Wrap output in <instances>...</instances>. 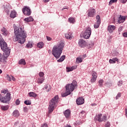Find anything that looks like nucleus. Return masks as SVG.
Instances as JSON below:
<instances>
[{
	"label": "nucleus",
	"mask_w": 127,
	"mask_h": 127,
	"mask_svg": "<svg viewBox=\"0 0 127 127\" xmlns=\"http://www.w3.org/2000/svg\"><path fill=\"white\" fill-rule=\"evenodd\" d=\"M123 36H124V37H127V32H124V33H123Z\"/></svg>",
	"instance_id": "8fccbe9b"
},
{
	"label": "nucleus",
	"mask_w": 127,
	"mask_h": 127,
	"mask_svg": "<svg viewBox=\"0 0 127 127\" xmlns=\"http://www.w3.org/2000/svg\"><path fill=\"white\" fill-rule=\"evenodd\" d=\"M28 94L29 97H32L33 98H36L37 97V94L33 92H29Z\"/></svg>",
	"instance_id": "b1692460"
},
{
	"label": "nucleus",
	"mask_w": 127,
	"mask_h": 127,
	"mask_svg": "<svg viewBox=\"0 0 127 127\" xmlns=\"http://www.w3.org/2000/svg\"><path fill=\"white\" fill-rule=\"evenodd\" d=\"M33 127H34V126H33Z\"/></svg>",
	"instance_id": "680f3d73"
},
{
	"label": "nucleus",
	"mask_w": 127,
	"mask_h": 127,
	"mask_svg": "<svg viewBox=\"0 0 127 127\" xmlns=\"http://www.w3.org/2000/svg\"><path fill=\"white\" fill-rule=\"evenodd\" d=\"M89 46H90V47H93L94 46V43H93V42L90 43Z\"/></svg>",
	"instance_id": "de8ad7c7"
},
{
	"label": "nucleus",
	"mask_w": 127,
	"mask_h": 127,
	"mask_svg": "<svg viewBox=\"0 0 127 127\" xmlns=\"http://www.w3.org/2000/svg\"><path fill=\"white\" fill-rule=\"evenodd\" d=\"M119 83L121 85H123V81L122 80L119 81Z\"/></svg>",
	"instance_id": "4d7b16f0"
},
{
	"label": "nucleus",
	"mask_w": 127,
	"mask_h": 127,
	"mask_svg": "<svg viewBox=\"0 0 127 127\" xmlns=\"http://www.w3.org/2000/svg\"><path fill=\"white\" fill-rule=\"evenodd\" d=\"M48 126L47 125V124H44L41 127H48Z\"/></svg>",
	"instance_id": "3c124183"
},
{
	"label": "nucleus",
	"mask_w": 127,
	"mask_h": 127,
	"mask_svg": "<svg viewBox=\"0 0 127 127\" xmlns=\"http://www.w3.org/2000/svg\"><path fill=\"white\" fill-rule=\"evenodd\" d=\"M96 120H97L99 123H102V122H106V121H107V116H103V115L99 114L96 117Z\"/></svg>",
	"instance_id": "6e6552de"
},
{
	"label": "nucleus",
	"mask_w": 127,
	"mask_h": 127,
	"mask_svg": "<svg viewBox=\"0 0 127 127\" xmlns=\"http://www.w3.org/2000/svg\"><path fill=\"white\" fill-rule=\"evenodd\" d=\"M44 46V44L43 43V42H39L37 44V47H38V48H42V47Z\"/></svg>",
	"instance_id": "c756f323"
},
{
	"label": "nucleus",
	"mask_w": 127,
	"mask_h": 127,
	"mask_svg": "<svg viewBox=\"0 0 127 127\" xmlns=\"http://www.w3.org/2000/svg\"><path fill=\"white\" fill-rule=\"evenodd\" d=\"M50 0H44V2H48Z\"/></svg>",
	"instance_id": "13d9d810"
},
{
	"label": "nucleus",
	"mask_w": 127,
	"mask_h": 127,
	"mask_svg": "<svg viewBox=\"0 0 127 127\" xmlns=\"http://www.w3.org/2000/svg\"><path fill=\"white\" fill-rule=\"evenodd\" d=\"M71 94V92L66 91V92L62 94V97H67V96H68V95H70Z\"/></svg>",
	"instance_id": "2f4dec72"
},
{
	"label": "nucleus",
	"mask_w": 127,
	"mask_h": 127,
	"mask_svg": "<svg viewBox=\"0 0 127 127\" xmlns=\"http://www.w3.org/2000/svg\"><path fill=\"white\" fill-rule=\"evenodd\" d=\"M13 116L15 117V118H17L19 117V112H18V111L17 110H15L13 112Z\"/></svg>",
	"instance_id": "a878e982"
},
{
	"label": "nucleus",
	"mask_w": 127,
	"mask_h": 127,
	"mask_svg": "<svg viewBox=\"0 0 127 127\" xmlns=\"http://www.w3.org/2000/svg\"><path fill=\"white\" fill-rule=\"evenodd\" d=\"M116 61H117V62H119V59H118L117 58L110 59L109 60V63H110V64H115V63H116Z\"/></svg>",
	"instance_id": "412c9836"
},
{
	"label": "nucleus",
	"mask_w": 127,
	"mask_h": 127,
	"mask_svg": "<svg viewBox=\"0 0 127 127\" xmlns=\"http://www.w3.org/2000/svg\"><path fill=\"white\" fill-rule=\"evenodd\" d=\"M64 114L66 119H69L70 116H71V111H70V110L67 109L64 112Z\"/></svg>",
	"instance_id": "f3484780"
},
{
	"label": "nucleus",
	"mask_w": 127,
	"mask_h": 127,
	"mask_svg": "<svg viewBox=\"0 0 127 127\" xmlns=\"http://www.w3.org/2000/svg\"><path fill=\"white\" fill-rule=\"evenodd\" d=\"M91 75L92 77L90 80V82L91 83H95V82H96V80H97V78H98L97 72L95 71H92L91 72Z\"/></svg>",
	"instance_id": "9b49d317"
},
{
	"label": "nucleus",
	"mask_w": 127,
	"mask_h": 127,
	"mask_svg": "<svg viewBox=\"0 0 127 127\" xmlns=\"http://www.w3.org/2000/svg\"><path fill=\"white\" fill-rule=\"evenodd\" d=\"M23 110L25 113H27V112H28V108L27 107H24Z\"/></svg>",
	"instance_id": "a18cd8bd"
},
{
	"label": "nucleus",
	"mask_w": 127,
	"mask_h": 127,
	"mask_svg": "<svg viewBox=\"0 0 127 127\" xmlns=\"http://www.w3.org/2000/svg\"><path fill=\"white\" fill-rule=\"evenodd\" d=\"M46 90H47V92H49V91L51 90V87H50V85L47 86L46 87H45Z\"/></svg>",
	"instance_id": "ea45409f"
},
{
	"label": "nucleus",
	"mask_w": 127,
	"mask_h": 127,
	"mask_svg": "<svg viewBox=\"0 0 127 127\" xmlns=\"http://www.w3.org/2000/svg\"><path fill=\"white\" fill-rule=\"evenodd\" d=\"M69 7H64V8H63V9H62V10H64V9H68Z\"/></svg>",
	"instance_id": "6e6d98bb"
},
{
	"label": "nucleus",
	"mask_w": 127,
	"mask_h": 127,
	"mask_svg": "<svg viewBox=\"0 0 127 127\" xmlns=\"http://www.w3.org/2000/svg\"><path fill=\"white\" fill-rule=\"evenodd\" d=\"M1 109L2 111H7L8 110V106H1Z\"/></svg>",
	"instance_id": "c85d7f7f"
},
{
	"label": "nucleus",
	"mask_w": 127,
	"mask_h": 127,
	"mask_svg": "<svg viewBox=\"0 0 127 127\" xmlns=\"http://www.w3.org/2000/svg\"><path fill=\"white\" fill-rule=\"evenodd\" d=\"M15 104H16V105H17V106H18V105H19V104H20V101H19V99H17L15 101Z\"/></svg>",
	"instance_id": "79ce46f5"
},
{
	"label": "nucleus",
	"mask_w": 127,
	"mask_h": 127,
	"mask_svg": "<svg viewBox=\"0 0 127 127\" xmlns=\"http://www.w3.org/2000/svg\"><path fill=\"white\" fill-rule=\"evenodd\" d=\"M118 31L120 32L123 31V27L121 26V27H119L118 29Z\"/></svg>",
	"instance_id": "09e8293b"
},
{
	"label": "nucleus",
	"mask_w": 127,
	"mask_h": 127,
	"mask_svg": "<svg viewBox=\"0 0 127 127\" xmlns=\"http://www.w3.org/2000/svg\"><path fill=\"white\" fill-rule=\"evenodd\" d=\"M39 76L40 78L44 77V72L41 71L39 73Z\"/></svg>",
	"instance_id": "4c0bfd02"
},
{
	"label": "nucleus",
	"mask_w": 127,
	"mask_h": 127,
	"mask_svg": "<svg viewBox=\"0 0 127 127\" xmlns=\"http://www.w3.org/2000/svg\"><path fill=\"white\" fill-rule=\"evenodd\" d=\"M75 88H77V81H76V80H73L71 84H67L65 86L66 91H67L70 93L73 92L75 89Z\"/></svg>",
	"instance_id": "423d86ee"
},
{
	"label": "nucleus",
	"mask_w": 127,
	"mask_h": 127,
	"mask_svg": "<svg viewBox=\"0 0 127 127\" xmlns=\"http://www.w3.org/2000/svg\"><path fill=\"white\" fill-rule=\"evenodd\" d=\"M59 102V97L58 95L55 96L52 100L50 101L48 110L49 113L50 114L54 111V109L56 107H57V105L58 104V102Z\"/></svg>",
	"instance_id": "20e7f679"
},
{
	"label": "nucleus",
	"mask_w": 127,
	"mask_h": 127,
	"mask_svg": "<svg viewBox=\"0 0 127 127\" xmlns=\"http://www.w3.org/2000/svg\"><path fill=\"white\" fill-rule=\"evenodd\" d=\"M1 93L6 94L4 97H1V95L0 94V101L1 103H3V104H9V101L11 100V97H10L11 94L8 90L3 89L1 91Z\"/></svg>",
	"instance_id": "39448f33"
},
{
	"label": "nucleus",
	"mask_w": 127,
	"mask_h": 127,
	"mask_svg": "<svg viewBox=\"0 0 127 127\" xmlns=\"http://www.w3.org/2000/svg\"><path fill=\"white\" fill-rule=\"evenodd\" d=\"M122 84H121L120 83H119V82L118 83V86H119V87H121V86H122Z\"/></svg>",
	"instance_id": "bf43d9fd"
},
{
	"label": "nucleus",
	"mask_w": 127,
	"mask_h": 127,
	"mask_svg": "<svg viewBox=\"0 0 127 127\" xmlns=\"http://www.w3.org/2000/svg\"><path fill=\"white\" fill-rule=\"evenodd\" d=\"M126 20V18H125V16H123L121 15L118 20L119 23H123V22H124Z\"/></svg>",
	"instance_id": "a211bd4d"
},
{
	"label": "nucleus",
	"mask_w": 127,
	"mask_h": 127,
	"mask_svg": "<svg viewBox=\"0 0 127 127\" xmlns=\"http://www.w3.org/2000/svg\"><path fill=\"white\" fill-rule=\"evenodd\" d=\"M16 12L14 10H12L10 12V17L11 18H14L16 17Z\"/></svg>",
	"instance_id": "6ab92c4d"
},
{
	"label": "nucleus",
	"mask_w": 127,
	"mask_h": 127,
	"mask_svg": "<svg viewBox=\"0 0 127 127\" xmlns=\"http://www.w3.org/2000/svg\"><path fill=\"white\" fill-rule=\"evenodd\" d=\"M24 104L25 105H27V106H28L29 105H31V101H29V100H25L24 101Z\"/></svg>",
	"instance_id": "c9c22d12"
},
{
	"label": "nucleus",
	"mask_w": 127,
	"mask_h": 127,
	"mask_svg": "<svg viewBox=\"0 0 127 127\" xmlns=\"http://www.w3.org/2000/svg\"><path fill=\"white\" fill-rule=\"evenodd\" d=\"M96 22L94 25V28H99L100 25L101 24V17L100 15H97L96 17Z\"/></svg>",
	"instance_id": "9d476101"
},
{
	"label": "nucleus",
	"mask_w": 127,
	"mask_h": 127,
	"mask_svg": "<svg viewBox=\"0 0 127 127\" xmlns=\"http://www.w3.org/2000/svg\"><path fill=\"white\" fill-rule=\"evenodd\" d=\"M85 103V100L82 97H79L77 99H76V104L77 105H83Z\"/></svg>",
	"instance_id": "2eb2a0df"
},
{
	"label": "nucleus",
	"mask_w": 127,
	"mask_h": 127,
	"mask_svg": "<svg viewBox=\"0 0 127 127\" xmlns=\"http://www.w3.org/2000/svg\"><path fill=\"white\" fill-rule=\"evenodd\" d=\"M96 14V10L95 9H90L88 10V16L90 17H94Z\"/></svg>",
	"instance_id": "ddd939ff"
},
{
	"label": "nucleus",
	"mask_w": 127,
	"mask_h": 127,
	"mask_svg": "<svg viewBox=\"0 0 127 127\" xmlns=\"http://www.w3.org/2000/svg\"><path fill=\"white\" fill-rule=\"evenodd\" d=\"M111 126V123L110 122H107L105 124V127H110Z\"/></svg>",
	"instance_id": "a19ab883"
},
{
	"label": "nucleus",
	"mask_w": 127,
	"mask_h": 127,
	"mask_svg": "<svg viewBox=\"0 0 127 127\" xmlns=\"http://www.w3.org/2000/svg\"><path fill=\"white\" fill-rule=\"evenodd\" d=\"M0 46L1 50L4 52L3 56L0 53V62L3 65H4L6 64L7 57L9 56V54L10 53V50L7 47V44L5 43L1 35H0Z\"/></svg>",
	"instance_id": "f257e3e1"
},
{
	"label": "nucleus",
	"mask_w": 127,
	"mask_h": 127,
	"mask_svg": "<svg viewBox=\"0 0 127 127\" xmlns=\"http://www.w3.org/2000/svg\"><path fill=\"white\" fill-rule=\"evenodd\" d=\"M64 45V43H61L59 45L54 46L53 48L52 51V54L57 59L60 58V56H61L63 51Z\"/></svg>",
	"instance_id": "7ed1b4c3"
},
{
	"label": "nucleus",
	"mask_w": 127,
	"mask_h": 127,
	"mask_svg": "<svg viewBox=\"0 0 127 127\" xmlns=\"http://www.w3.org/2000/svg\"><path fill=\"white\" fill-rule=\"evenodd\" d=\"M22 12L25 15L29 16L30 14H31V10H30V8L28 6L24 7V8L22 9Z\"/></svg>",
	"instance_id": "1a4fd4ad"
},
{
	"label": "nucleus",
	"mask_w": 127,
	"mask_h": 127,
	"mask_svg": "<svg viewBox=\"0 0 127 127\" xmlns=\"http://www.w3.org/2000/svg\"><path fill=\"white\" fill-rule=\"evenodd\" d=\"M27 48H31L32 47V43L29 42L26 45Z\"/></svg>",
	"instance_id": "f704fd0d"
},
{
	"label": "nucleus",
	"mask_w": 127,
	"mask_h": 127,
	"mask_svg": "<svg viewBox=\"0 0 127 127\" xmlns=\"http://www.w3.org/2000/svg\"><path fill=\"white\" fill-rule=\"evenodd\" d=\"M44 80H45V77L39 78L37 80L38 84H42L44 82Z\"/></svg>",
	"instance_id": "4be33fe9"
},
{
	"label": "nucleus",
	"mask_w": 127,
	"mask_h": 127,
	"mask_svg": "<svg viewBox=\"0 0 127 127\" xmlns=\"http://www.w3.org/2000/svg\"><path fill=\"white\" fill-rule=\"evenodd\" d=\"M19 64H22L23 65H25V64H26V63L25 62V60L24 59H21L19 61Z\"/></svg>",
	"instance_id": "473e14b6"
},
{
	"label": "nucleus",
	"mask_w": 127,
	"mask_h": 127,
	"mask_svg": "<svg viewBox=\"0 0 127 127\" xmlns=\"http://www.w3.org/2000/svg\"><path fill=\"white\" fill-rule=\"evenodd\" d=\"M78 45L79 47L84 48L87 46V42H86L84 40L80 39L78 41Z\"/></svg>",
	"instance_id": "4468645a"
},
{
	"label": "nucleus",
	"mask_w": 127,
	"mask_h": 127,
	"mask_svg": "<svg viewBox=\"0 0 127 127\" xmlns=\"http://www.w3.org/2000/svg\"><path fill=\"white\" fill-rule=\"evenodd\" d=\"M47 39L48 40V41H50L52 39L50 37L47 36Z\"/></svg>",
	"instance_id": "5fc2aeb1"
},
{
	"label": "nucleus",
	"mask_w": 127,
	"mask_h": 127,
	"mask_svg": "<svg viewBox=\"0 0 127 127\" xmlns=\"http://www.w3.org/2000/svg\"><path fill=\"white\" fill-rule=\"evenodd\" d=\"M119 98H121V93H119L117 94V96L116 97V100H118V99H119Z\"/></svg>",
	"instance_id": "c03bdc74"
},
{
	"label": "nucleus",
	"mask_w": 127,
	"mask_h": 127,
	"mask_svg": "<svg viewBox=\"0 0 127 127\" xmlns=\"http://www.w3.org/2000/svg\"><path fill=\"white\" fill-rule=\"evenodd\" d=\"M12 79V81H15V78L13 77L12 75H11V79Z\"/></svg>",
	"instance_id": "864d4df0"
},
{
	"label": "nucleus",
	"mask_w": 127,
	"mask_h": 127,
	"mask_svg": "<svg viewBox=\"0 0 127 127\" xmlns=\"http://www.w3.org/2000/svg\"><path fill=\"white\" fill-rule=\"evenodd\" d=\"M85 116H86V113H85V111H82L79 114V117H80V118H85Z\"/></svg>",
	"instance_id": "7c9ffc66"
},
{
	"label": "nucleus",
	"mask_w": 127,
	"mask_h": 127,
	"mask_svg": "<svg viewBox=\"0 0 127 127\" xmlns=\"http://www.w3.org/2000/svg\"><path fill=\"white\" fill-rule=\"evenodd\" d=\"M64 127H72V126H71V125H70V124H67V125L64 126Z\"/></svg>",
	"instance_id": "603ef678"
},
{
	"label": "nucleus",
	"mask_w": 127,
	"mask_h": 127,
	"mask_svg": "<svg viewBox=\"0 0 127 127\" xmlns=\"http://www.w3.org/2000/svg\"><path fill=\"white\" fill-rule=\"evenodd\" d=\"M127 1V0H121V2H122V3H126Z\"/></svg>",
	"instance_id": "49530a36"
},
{
	"label": "nucleus",
	"mask_w": 127,
	"mask_h": 127,
	"mask_svg": "<svg viewBox=\"0 0 127 127\" xmlns=\"http://www.w3.org/2000/svg\"><path fill=\"white\" fill-rule=\"evenodd\" d=\"M65 37L66 39H73L74 36H73V33L71 31L69 30L66 34H65Z\"/></svg>",
	"instance_id": "f8f14e48"
},
{
	"label": "nucleus",
	"mask_w": 127,
	"mask_h": 127,
	"mask_svg": "<svg viewBox=\"0 0 127 127\" xmlns=\"http://www.w3.org/2000/svg\"><path fill=\"white\" fill-rule=\"evenodd\" d=\"M103 83H104V80L103 79H100L98 81L99 87H103Z\"/></svg>",
	"instance_id": "72a5a7b5"
},
{
	"label": "nucleus",
	"mask_w": 127,
	"mask_h": 127,
	"mask_svg": "<svg viewBox=\"0 0 127 127\" xmlns=\"http://www.w3.org/2000/svg\"><path fill=\"white\" fill-rule=\"evenodd\" d=\"M24 21H27V22H30V21H33V18H32L31 16H30L25 18Z\"/></svg>",
	"instance_id": "393cba45"
},
{
	"label": "nucleus",
	"mask_w": 127,
	"mask_h": 127,
	"mask_svg": "<svg viewBox=\"0 0 127 127\" xmlns=\"http://www.w3.org/2000/svg\"><path fill=\"white\" fill-rule=\"evenodd\" d=\"M2 73V70L1 69H0V74H1Z\"/></svg>",
	"instance_id": "052dcab7"
},
{
	"label": "nucleus",
	"mask_w": 127,
	"mask_h": 127,
	"mask_svg": "<svg viewBox=\"0 0 127 127\" xmlns=\"http://www.w3.org/2000/svg\"><path fill=\"white\" fill-rule=\"evenodd\" d=\"M82 58L78 57L76 58V62L77 63H81L82 62Z\"/></svg>",
	"instance_id": "e433bc0d"
},
{
	"label": "nucleus",
	"mask_w": 127,
	"mask_h": 127,
	"mask_svg": "<svg viewBox=\"0 0 127 127\" xmlns=\"http://www.w3.org/2000/svg\"><path fill=\"white\" fill-rule=\"evenodd\" d=\"M6 78L8 81H11V75L9 76V75H7Z\"/></svg>",
	"instance_id": "37998d69"
},
{
	"label": "nucleus",
	"mask_w": 127,
	"mask_h": 127,
	"mask_svg": "<svg viewBox=\"0 0 127 127\" xmlns=\"http://www.w3.org/2000/svg\"><path fill=\"white\" fill-rule=\"evenodd\" d=\"M118 1V0H111L109 1V5H112L114 2H117Z\"/></svg>",
	"instance_id": "58836bf2"
},
{
	"label": "nucleus",
	"mask_w": 127,
	"mask_h": 127,
	"mask_svg": "<svg viewBox=\"0 0 127 127\" xmlns=\"http://www.w3.org/2000/svg\"><path fill=\"white\" fill-rule=\"evenodd\" d=\"M68 20L70 23H75V18H73V17H69Z\"/></svg>",
	"instance_id": "cd10ccee"
},
{
	"label": "nucleus",
	"mask_w": 127,
	"mask_h": 127,
	"mask_svg": "<svg viewBox=\"0 0 127 127\" xmlns=\"http://www.w3.org/2000/svg\"><path fill=\"white\" fill-rule=\"evenodd\" d=\"M14 33L16 37V40L19 43L23 44L25 42L27 37L26 32L24 31L23 29L20 26H15L14 28Z\"/></svg>",
	"instance_id": "f03ea898"
},
{
	"label": "nucleus",
	"mask_w": 127,
	"mask_h": 127,
	"mask_svg": "<svg viewBox=\"0 0 127 127\" xmlns=\"http://www.w3.org/2000/svg\"><path fill=\"white\" fill-rule=\"evenodd\" d=\"M65 58H66V56L65 55L62 56L60 59L58 60V62H63L65 60Z\"/></svg>",
	"instance_id": "bb28decb"
},
{
	"label": "nucleus",
	"mask_w": 127,
	"mask_h": 127,
	"mask_svg": "<svg viewBox=\"0 0 127 127\" xmlns=\"http://www.w3.org/2000/svg\"><path fill=\"white\" fill-rule=\"evenodd\" d=\"M77 68V66H72L71 67H66V71L71 72V71H73V70H75V69Z\"/></svg>",
	"instance_id": "5701e85b"
},
{
	"label": "nucleus",
	"mask_w": 127,
	"mask_h": 127,
	"mask_svg": "<svg viewBox=\"0 0 127 127\" xmlns=\"http://www.w3.org/2000/svg\"><path fill=\"white\" fill-rule=\"evenodd\" d=\"M115 29H116V27L114 25H110L108 26L107 30L110 33H112Z\"/></svg>",
	"instance_id": "dca6fc26"
},
{
	"label": "nucleus",
	"mask_w": 127,
	"mask_h": 127,
	"mask_svg": "<svg viewBox=\"0 0 127 127\" xmlns=\"http://www.w3.org/2000/svg\"><path fill=\"white\" fill-rule=\"evenodd\" d=\"M91 33L92 29H91V28L90 27H87L86 28L83 36L85 39H88L90 38V36H91Z\"/></svg>",
	"instance_id": "0eeeda50"
},
{
	"label": "nucleus",
	"mask_w": 127,
	"mask_h": 127,
	"mask_svg": "<svg viewBox=\"0 0 127 127\" xmlns=\"http://www.w3.org/2000/svg\"><path fill=\"white\" fill-rule=\"evenodd\" d=\"M1 31L2 32V34L3 35H4V36H6V35H7V30H6V28L3 27L1 30Z\"/></svg>",
	"instance_id": "aec40b11"
}]
</instances>
